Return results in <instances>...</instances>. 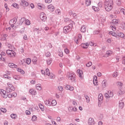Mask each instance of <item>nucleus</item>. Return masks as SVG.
<instances>
[{
  "label": "nucleus",
  "instance_id": "obj_1",
  "mask_svg": "<svg viewBox=\"0 0 125 125\" xmlns=\"http://www.w3.org/2000/svg\"><path fill=\"white\" fill-rule=\"evenodd\" d=\"M114 7V1L113 0H105L104 1V8L106 11L110 12Z\"/></svg>",
  "mask_w": 125,
  "mask_h": 125
},
{
  "label": "nucleus",
  "instance_id": "obj_2",
  "mask_svg": "<svg viewBox=\"0 0 125 125\" xmlns=\"http://www.w3.org/2000/svg\"><path fill=\"white\" fill-rule=\"evenodd\" d=\"M6 54L10 58H14L16 56V53L13 50H7L6 51Z\"/></svg>",
  "mask_w": 125,
  "mask_h": 125
},
{
  "label": "nucleus",
  "instance_id": "obj_3",
  "mask_svg": "<svg viewBox=\"0 0 125 125\" xmlns=\"http://www.w3.org/2000/svg\"><path fill=\"white\" fill-rule=\"evenodd\" d=\"M73 28V24L70 23L68 26H64L63 28V32L65 33V34H68L71 30H72V28Z\"/></svg>",
  "mask_w": 125,
  "mask_h": 125
},
{
  "label": "nucleus",
  "instance_id": "obj_4",
  "mask_svg": "<svg viewBox=\"0 0 125 125\" xmlns=\"http://www.w3.org/2000/svg\"><path fill=\"white\" fill-rule=\"evenodd\" d=\"M7 84L8 87H7L6 88V91H7V92L10 93L12 91V90H15V87H14L12 84L9 83H8Z\"/></svg>",
  "mask_w": 125,
  "mask_h": 125
},
{
  "label": "nucleus",
  "instance_id": "obj_5",
  "mask_svg": "<svg viewBox=\"0 0 125 125\" xmlns=\"http://www.w3.org/2000/svg\"><path fill=\"white\" fill-rule=\"evenodd\" d=\"M20 4L21 6H23V7H27L29 5V2L27 1V0H21Z\"/></svg>",
  "mask_w": 125,
  "mask_h": 125
},
{
  "label": "nucleus",
  "instance_id": "obj_6",
  "mask_svg": "<svg viewBox=\"0 0 125 125\" xmlns=\"http://www.w3.org/2000/svg\"><path fill=\"white\" fill-rule=\"evenodd\" d=\"M45 75L46 76H48L50 79H54V78H55V76L53 74L50 73V72H49V69H48V68L46 69Z\"/></svg>",
  "mask_w": 125,
  "mask_h": 125
},
{
  "label": "nucleus",
  "instance_id": "obj_7",
  "mask_svg": "<svg viewBox=\"0 0 125 125\" xmlns=\"http://www.w3.org/2000/svg\"><path fill=\"white\" fill-rule=\"evenodd\" d=\"M104 96L106 98H112V97L114 96V94L111 91V90H109L105 93Z\"/></svg>",
  "mask_w": 125,
  "mask_h": 125
},
{
  "label": "nucleus",
  "instance_id": "obj_8",
  "mask_svg": "<svg viewBox=\"0 0 125 125\" xmlns=\"http://www.w3.org/2000/svg\"><path fill=\"white\" fill-rule=\"evenodd\" d=\"M76 75L74 73H69L67 75V78L71 81H75Z\"/></svg>",
  "mask_w": 125,
  "mask_h": 125
},
{
  "label": "nucleus",
  "instance_id": "obj_9",
  "mask_svg": "<svg viewBox=\"0 0 125 125\" xmlns=\"http://www.w3.org/2000/svg\"><path fill=\"white\" fill-rule=\"evenodd\" d=\"M125 88H124V87H119L118 91V94H119V95H123V94H125Z\"/></svg>",
  "mask_w": 125,
  "mask_h": 125
},
{
  "label": "nucleus",
  "instance_id": "obj_10",
  "mask_svg": "<svg viewBox=\"0 0 125 125\" xmlns=\"http://www.w3.org/2000/svg\"><path fill=\"white\" fill-rule=\"evenodd\" d=\"M40 18L42 21L44 22L46 21V16L45 15L44 13H41L40 14Z\"/></svg>",
  "mask_w": 125,
  "mask_h": 125
},
{
  "label": "nucleus",
  "instance_id": "obj_11",
  "mask_svg": "<svg viewBox=\"0 0 125 125\" xmlns=\"http://www.w3.org/2000/svg\"><path fill=\"white\" fill-rule=\"evenodd\" d=\"M16 22H17V20L15 19H13L10 21L9 23L12 28H13V27H14V25L16 24Z\"/></svg>",
  "mask_w": 125,
  "mask_h": 125
},
{
  "label": "nucleus",
  "instance_id": "obj_12",
  "mask_svg": "<svg viewBox=\"0 0 125 125\" xmlns=\"http://www.w3.org/2000/svg\"><path fill=\"white\" fill-rule=\"evenodd\" d=\"M93 82L94 85H98V80H97V76L95 75L93 76Z\"/></svg>",
  "mask_w": 125,
  "mask_h": 125
},
{
  "label": "nucleus",
  "instance_id": "obj_13",
  "mask_svg": "<svg viewBox=\"0 0 125 125\" xmlns=\"http://www.w3.org/2000/svg\"><path fill=\"white\" fill-rule=\"evenodd\" d=\"M113 53H114V52H113V51L108 50L106 52V54L105 55V57H109V56H110V55H112V54H113Z\"/></svg>",
  "mask_w": 125,
  "mask_h": 125
},
{
  "label": "nucleus",
  "instance_id": "obj_14",
  "mask_svg": "<svg viewBox=\"0 0 125 125\" xmlns=\"http://www.w3.org/2000/svg\"><path fill=\"white\" fill-rule=\"evenodd\" d=\"M8 67H10V68H17V65L12 62L9 63L8 64Z\"/></svg>",
  "mask_w": 125,
  "mask_h": 125
},
{
  "label": "nucleus",
  "instance_id": "obj_15",
  "mask_svg": "<svg viewBox=\"0 0 125 125\" xmlns=\"http://www.w3.org/2000/svg\"><path fill=\"white\" fill-rule=\"evenodd\" d=\"M29 93H30L31 95H37V91L34 89H31L29 90Z\"/></svg>",
  "mask_w": 125,
  "mask_h": 125
},
{
  "label": "nucleus",
  "instance_id": "obj_16",
  "mask_svg": "<svg viewBox=\"0 0 125 125\" xmlns=\"http://www.w3.org/2000/svg\"><path fill=\"white\" fill-rule=\"evenodd\" d=\"M80 31L82 33H85L86 32V27H85V25H82L81 26Z\"/></svg>",
  "mask_w": 125,
  "mask_h": 125
},
{
  "label": "nucleus",
  "instance_id": "obj_17",
  "mask_svg": "<svg viewBox=\"0 0 125 125\" xmlns=\"http://www.w3.org/2000/svg\"><path fill=\"white\" fill-rule=\"evenodd\" d=\"M95 122H94V119L92 118H90L88 120V124L90 125H94Z\"/></svg>",
  "mask_w": 125,
  "mask_h": 125
},
{
  "label": "nucleus",
  "instance_id": "obj_18",
  "mask_svg": "<svg viewBox=\"0 0 125 125\" xmlns=\"http://www.w3.org/2000/svg\"><path fill=\"white\" fill-rule=\"evenodd\" d=\"M88 46H89V44L87 43L81 44V47L82 48L86 49L88 48Z\"/></svg>",
  "mask_w": 125,
  "mask_h": 125
},
{
  "label": "nucleus",
  "instance_id": "obj_19",
  "mask_svg": "<svg viewBox=\"0 0 125 125\" xmlns=\"http://www.w3.org/2000/svg\"><path fill=\"white\" fill-rule=\"evenodd\" d=\"M65 89H67V90H71V91H73L74 89V87L71 86L70 85H67L65 87Z\"/></svg>",
  "mask_w": 125,
  "mask_h": 125
},
{
  "label": "nucleus",
  "instance_id": "obj_20",
  "mask_svg": "<svg viewBox=\"0 0 125 125\" xmlns=\"http://www.w3.org/2000/svg\"><path fill=\"white\" fill-rule=\"evenodd\" d=\"M47 8L49 11H54V6L52 4H50L47 6Z\"/></svg>",
  "mask_w": 125,
  "mask_h": 125
},
{
  "label": "nucleus",
  "instance_id": "obj_21",
  "mask_svg": "<svg viewBox=\"0 0 125 125\" xmlns=\"http://www.w3.org/2000/svg\"><path fill=\"white\" fill-rule=\"evenodd\" d=\"M77 73H78V75H79V77L81 79H83V72L82 70L78 69L77 70Z\"/></svg>",
  "mask_w": 125,
  "mask_h": 125
},
{
  "label": "nucleus",
  "instance_id": "obj_22",
  "mask_svg": "<svg viewBox=\"0 0 125 125\" xmlns=\"http://www.w3.org/2000/svg\"><path fill=\"white\" fill-rule=\"evenodd\" d=\"M85 5L86 6H89L91 5V0H85Z\"/></svg>",
  "mask_w": 125,
  "mask_h": 125
},
{
  "label": "nucleus",
  "instance_id": "obj_23",
  "mask_svg": "<svg viewBox=\"0 0 125 125\" xmlns=\"http://www.w3.org/2000/svg\"><path fill=\"white\" fill-rule=\"evenodd\" d=\"M125 106V104L124 103V102L123 101H119V107L120 109H123L124 108V106Z\"/></svg>",
  "mask_w": 125,
  "mask_h": 125
},
{
  "label": "nucleus",
  "instance_id": "obj_24",
  "mask_svg": "<svg viewBox=\"0 0 125 125\" xmlns=\"http://www.w3.org/2000/svg\"><path fill=\"white\" fill-rule=\"evenodd\" d=\"M31 62H32V59H31V58H28L25 59V63H26L27 65H30Z\"/></svg>",
  "mask_w": 125,
  "mask_h": 125
},
{
  "label": "nucleus",
  "instance_id": "obj_25",
  "mask_svg": "<svg viewBox=\"0 0 125 125\" xmlns=\"http://www.w3.org/2000/svg\"><path fill=\"white\" fill-rule=\"evenodd\" d=\"M38 106L40 109H41V110L42 111V112H43V111H44V106L42 104H38Z\"/></svg>",
  "mask_w": 125,
  "mask_h": 125
},
{
  "label": "nucleus",
  "instance_id": "obj_26",
  "mask_svg": "<svg viewBox=\"0 0 125 125\" xmlns=\"http://www.w3.org/2000/svg\"><path fill=\"white\" fill-rule=\"evenodd\" d=\"M17 71L20 73L21 74V75H24V74H25V71H24L23 69L21 68H18L17 69Z\"/></svg>",
  "mask_w": 125,
  "mask_h": 125
},
{
  "label": "nucleus",
  "instance_id": "obj_27",
  "mask_svg": "<svg viewBox=\"0 0 125 125\" xmlns=\"http://www.w3.org/2000/svg\"><path fill=\"white\" fill-rule=\"evenodd\" d=\"M98 100L100 102H101V101H103V95L102 94H99Z\"/></svg>",
  "mask_w": 125,
  "mask_h": 125
},
{
  "label": "nucleus",
  "instance_id": "obj_28",
  "mask_svg": "<svg viewBox=\"0 0 125 125\" xmlns=\"http://www.w3.org/2000/svg\"><path fill=\"white\" fill-rule=\"evenodd\" d=\"M116 85L119 87H123V86H124V83L121 82H118L116 83Z\"/></svg>",
  "mask_w": 125,
  "mask_h": 125
},
{
  "label": "nucleus",
  "instance_id": "obj_29",
  "mask_svg": "<svg viewBox=\"0 0 125 125\" xmlns=\"http://www.w3.org/2000/svg\"><path fill=\"white\" fill-rule=\"evenodd\" d=\"M92 9L96 12H97L100 10V9H99V7H96L95 6H92Z\"/></svg>",
  "mask_w": 125,
  "mask_h": 125
},
{
  "label": "nucleus",
  "instance_id": "obj_30",
  "mask_svg": "<svg viewBox=\"0 0 125 125\" xmlns=\"http://www.w3.org/2000/svg\"><path fill=\"white\" fill-rule=\"evenodd\" d=\"M45 104L47 106H51V104L50 100H46L45 101Z\"/></svg>",
  "mask_w": 125,
  "mask_h": 125
},
{
  "label": "nucleus",
  "instance_id": "obj_31",
  "mask_svg": "<svg viewBox=\"0 0 125 125\" xmlns=\"http://www.w3.org/2000/svg\"><path fill=\"white\" fill-rule=\"evenodd\" d=\"M117 36H118V37H120V38H122V39L125 40V34H124V33H120Z\"/></svg>",
  "mask_w": 125,
  "mask_h": 125
},
{
  "label": "nucleus",
  "instance_id": "obj_32",
  "mask_svg": "<svg viewBox=\"0 0 125 125\" xmlns=\"http://www.w3.org/2000/svg\"><path fill=\"white\" fill-rule=\"evenodd\" d=\"M51 106H56V105L57 104V102H56V100H53L52 101L51 103Z\"/></svg>",
  "mask_w": 125,
  "mask_h": 125
},
{
  "label": "nucleus",
  "instance_id": "obj_33",
  "mask_svg": "<svg viewBox=\"0 0 125 125\" xmlns=\"http://www.w3.org/2000/svg\"><path fill=\"white\" fill-rule=\"evenodd\" d=\"M69 14H72V16L76 19V18H78V16H77V14L75 13H73L72 11H69Z\"/></svg>",
  "mask_w": 125,
  "mask_h": 125
},
{
  "label": "nucleus",
  "instance_id": "obj_34",
  "mask_svg": "<svg viewBox=\"0 0 125 125\" xmlns=\"http://www.w3.org/2000/svg\"><path fill=\"white\" fill-rule=\"evenodd\" d=\"M10 117L13 120H16L17 119V115L16 114H12L10 115Z\"/></svg>",
  "mask_w": 125,
  "mask_h": 125
},
{
  "label": "nucleus",
  "instance_id": "obj_35",
  "mask_svg": "<svg viewBox=\"0 0 125 125\" xmlns=\"http://www.w3.org/2000/svg\"><path fill=\"white\" fill-rule=\"evenodd\" d=\"M114 12V14H120V9H119L118 8H115Z\"/></svg>",
  "mask_w": 125,
  "mask_h": 125
},
{
  "label": "nucleus",
  "instance_id": "obj_36",
  "mask_svg": "<svg viewBox=\"0 0 125 125\" xmlns=\"http://www.w3.org/2000/svg\"><path fill=\"white\" fill-rule=\"evenodd\" d=\"M112 24H114V25H116V24H118L119 23V20L117 19H114L112 21Z\"/></svg>",
  "mask_w": 125,
  "mask_h": 125
},
{
  "label": "nucleus",
  "instance_id": "obj_37",
  "mask_svg": "<svg viewBox=\"0 0 125 125\" xmlns=\"http://www.w3.org/2000/svg\"><path fill=\"white\" fill-rule=\"evenodd\" d=\"M103 87H106L107 86V81L106 80H104L102 82Z\"/></svg>",
  "mask_w": 125,
  "mask_h": 125
},
{
  "label": "nucleus",
  "instance_id": "obj_38",
  "mask_svg": "<svg viewBox=\"0 0 125 125\" xmlns=\"http://www.w3.org/2000/svg\"><path fill=\"white\" fill-rule=\"evenodd\" d=\"M37 61H38V58L36 57H34L32 60V62L34 64V65H36L37 64Z\"/></svg>",
  "mask_w": 125,
  "mask_h": 125
},
{
  "label": "nucleus",
  "instance_id": "obj_39",
  "mask_svg": "<svg viewBox=\"0 0 125 125\" xmlns=\"http://www.w3.org/2000/svg\"><path fill=\"white\" fill-rule=\"evenodd\" d=\"M109 34L110 35H111V36H113V37H118V34H117V33L113 31H110Z\"/></svg>",
  "mask_w": 125,
  "mask_h": 125
},
{
  "label": "nucleus",
  "instance_id": "obj_40",
  "mask_svg": "<svg viewBox=\"0 0 125 125\" xmlns=\"http://www.w3.org/2000/svg\"><path fill=\"white\" fill-rule=\"evenodd\" d=\"M6 38H7V34H4L3 35V36L2 37V38H1L2 41H6Z\"/></svg>",
  "mask_w": 125,
  "mask_h": 125
},
{
  "label": "nucleus",
  "instance_id": "obj_41",
  "mask_svg": "<svg viewBox=\"0 0 125 125\" xmlns=\"http://www.w3.org/2000/svg\"><path fill=\"white\" fill-rule=\"evenodd\" d=\"M36 89L38 90H42V85L41 84H38L36 85Z\"/></svg>",
  "mask_w": 125,
  "mask_h": 125
},
{
  "label": "nucleus",
  "instance_id": "obj_42",
  "mask_svg": "<svg viewBox=\"0 0 125 125\" xmlns=\"http://www.w3.org/2000/svg\"><path fill=\"white\" fill-rule=\"evenodd\" d=\"M98 7H102L103 6V2L102 1H99L98 3Z\"/></svg>",
  "mask_w": 125,
  "mask_h": 125
},
{
  "label": "nucleus",
  "instance_id": "obj_43",
  "mask_svg": "<svg viewBox=\"0 0 125 125\" xmlns=\"http://www.w3.org/2000/svg\"><path fill=\"white\" fill-rule=\"evenodd\" d=\"M25 24L27 25H31V21H30L29 20H25Z\"/></svg>",
  "mask_w": 125,
  "mask_h": 125
},
{
  "label": "nucleus",
  "instance_id": "obj_44",
  "mask_svg": "<svg viewBox=\"0 0 125 125\" xmlns=\"http://www.w3.org/2000/svg\"><path fill=\"white\" fill-rule=\"evenodd\" d=\"M64 51L66 54H70V50H69V49L66 48L64 49Z\"/></svg>",
  "mask_w": 125,
  "mask_h": 125
},
{
  "label": "nucleus",
  "instance_id": "obj_45",
  "mask_svg": "<svg viewBox=\"0 0 125 125\" xmlns=\"http://www.w3.org/2000/svg\"><path fill=\"white\" fill-rule=\"evenodd\" d=\"M25 20H26V19L25 18H22L20 21L21 24H23V23L25 22Z\"/></svg>",
  "mask_w": 125,
  "mask_h": 125
},
{
  "label": "nucleus",
  "instance_id": "obj_46",
  "mask_svg": "<svg viewBox=\"0 0 125 125\" xmlns=\"http://www.w3.org/2000/svg\"><path fill=\"white\" fill-rule=\"evenodd\" d=\"M37 116H36L35 115H33L32 116L31 120L32 121V122H36L37 121Z\"/></svg>",
  "mask_w": 125,
  "mask_h": 125
},
{
  "label": "nucleus",
  "instance_id": "obj_47",
  "mask_svg": "<svg viewBox=\"0 0 125 125\" xmlns=\"http://www.w3.org/2000/svg\"><path fill=\"white\" fill-rule=\"evenodd\" d=\"M12 6H13V7H15V8H19V5L17 3H14L12 4Z\"/></svg>",
  "mask_w": 125,
  "mask_h": 125
},
{
  "label": "nucleus",
  "instance_id": "obj_48",
  "mask_svg": "<svg viewBox=\"0 0 125 125\" xmlns=\"http://www.w3.org/2000/svg\"><path fill=\"white\" fill-rule=\"evenodd\" d=\"M86 67H90L92 66V62H88L86 64Z\"/></svg>",
  "mask_w": 125,
  "mask_h": 125
},
{
  "label": "nucleus",
  "instance_id": "obj_49",
  "mask_svg": "<svg viewBox=\"0 0 125 125\" xmlns=\"http://www.w3.org/2000/svg\"><path fill=\"white\" fill-rule=\"evenodd\" d=\"M45 55L46 57H50L51 54L49 52H47L45 53Z\"/></svg>",
  "mask_w": 125,
  "mask_h": 125
},
{
  "label": "nucleus",
  "instance_id": "obj_50",
  "mask_svg": "<svg viewBox=\"0 0 125 125\" xmlns=\"http://www.w3.org/2000/svg\"><path fill=\"white\" fill-rule=\"evenodd\" d=\"M13 78H14V79L15 80H20V79H21V78H20V76H17V75H15V76H13Z\"/></svg>",
  "mask_w": 125,
  "mask_h": 125
},
{
  "label": "nucleus",
  "instance_id": "obj_51",
  "mask_svg": "<svg viewBox=\"0 0 125 125\" xmlns=\"http://www.w3.org/2000/svg\"><path fill=\"white\" fill-rule=\"evenodd\" d=\"M118 77V72H115L113 74V78H117Z\"/></svg>",
  "mask_w": 125,
  "mask_h": 125
},
{
  "label": "nucleus",
  "instance_id": "obj_52",
  "mask_svg": "<svg viewBox=\"0 0 125 125\" xmlns=\"http://www.w3.org/2000/svg\"><path fill=\"white\" fill-rule=\"evenodd\" d=\"M52 63V60H47V65H50Z\"/></svg>",
  "mask_w": 125,
  "mask_h": 125
},
{
  "label": "nucleus",
  "instance_id": "obj_53",
  "mask_svg": "<svg viewBox=\"0 0 125 125\" xmlns=\"http://www.w3.org/2000/svg\"><path fill=\"white\" fill-rule=\"evenodd\" d=\"M110 28L111 30L113 31V32H115V31L116 30V26H110Z\"/></svg>",
  "mask_w": 125,
  "mask_h": 125
},
{
  "label": "nucleus",
  "instance_id": "obj_54",
  "mask_svg": "<svg viewBox=\"0 0 125 125\" xmlns=\"http://www.w3.org/2000/svg\"><path fill=\"white\" fill-rule=\"evenodd\" d=\"M0 111H2V113H6L7 111L5 108H1Z\"/></svg>",
  "mask_w": 125,
  "mask_h": 125
},
{
  "label": "nucleus",
  "instance_id": "obj_55",
  "mask_svg": "<svg viewBox=\"0 0 125 125\" xmlns=\"http://www.w3.org/2000/svg\"><path fill=\"white\" fill-rule=\"evenodd\" d=\"M85 98L86 100L87 103H89V97H88V96H85Z\"/></svg>",
  "mask_w": 125,
  "mask_h": 125
},
{
  "label": "nucleus",
  "instance_id": "obj_56",
  "mask_svg": "<svg viewBox=\"0 0 125 125\" xmlns=\"http://www.w3.org/2000/svg\"><path fill=\"white\" fill-rule=\"evenodd\" d=\"M116 3L118 6H120V5L122 4V1H121L120 0H118L117 1Z\"/></svg>",
  "mask_w": 125,
  "mask_h": 125
},
{
  "label": "nucleus",
  "instance_id": "obj_57",
  "mask_svg": "<svg viewBox=\"0 0 125 125\" xmlns=\"http://www.w3.org/2000/svg\"><path fill=\"white\" fill-rule=\"evenodd\" d=\"M25 59H21V65H24V64H25Z\"/></svg>",
  "mask_w": 125,
  "mask_h": 125
},
{
  "label": "nucleus",
  "instance_id": "obj_58",
  "mask_svg": "<svg viewBox=\"0 0 125 125\" xmlns=\"http://www.w3.org/2000/svg\"><path fill=\"white\" fill-rule=\"evenodd\" d=\"M59 55L61 57H63V52L62 51L60 50V51L59 52Z\"/></svg>",
  "mask_w": 125,
  "mask_h": 125
},
{
  "label": "nucleus",
  "instance_id": "obj_59",
  "mask_svg": "<svg viewBox=\"0 0 125 125\" xmlns=\"http://www.w3.org/2000/svg\"><path fill=\"white\" fill-rule=\"evenodd\" d=\"M3 78H4L5 79H11V77L8 76V75L6 74H4L3 75Z\"/></svg>",
  "mask_w": 125,
  "mask_h": 125
},
{
  "label": "nucleus",
  "instance_id": "obj_60",
  "mask_svg": "<svg viewBox=\"0 0 125 125\" xmlns=\"http://www.w3.org/2000/svg\"><path fill=\"white\" fill-rule=\"evenodd\" d=\"M56 14H61V11L60 9H57L56 10Z\"/></svg>",
  "mask_w": 125,
  "mask_h": 125
},
{
  "label": "nucleus",
  "instance_id": "obj_61",
  "mask_svg": "<svg viewBox=\"0 0 125 125\" xmlns=\"http://www.w3.org/2000/svg\"><path fill=\"white\" fill-rule=\"evenodd\" d=\"M58 89L60 90V91H63V87L60 86L58 87Z\"/></svg>",
  "mask_w": 125,
  "mask_h": 125
},
{
  "label": "nucleus",
  "instance_id": "obj_62",
  "mask_svg": "<svg viewBox=\"0 0 125 125\" xmlns=\"http://www.w3.org/2000/svg\"><path fill=\"white\" fill-rule=\"evenodd\" d=\"M38 7L39 9H42V4H38Z\"/></svg>",
  "mask_w": 125,
  "mask_h": 125
},
{
  "label": "nucleus",
  "instance_id": "obj_63",
  "mask_svg": "<svg viewBox=\"0 0 125 125\" xmlns=\"http://www.w3.org/2000/svg\"><path fill=\"white\" fill-rule=\"evenodd\" d=\"M78 40H81V39L83 38V36L81 34H78Z\"/></svg>",
  "mask_w": 125,
  "mask_h": 125
},
{
  "label": "nucleus",
  "instance_id": "obj_64",
  "mask_svg": "<svg viewBox=\"0 0 125 125\" xmlns=\"http://www.w3.org/2000/svg\"><path fill=\"white\" fill-rule=\"evenodd\" d=\"M121 12H122L124 15H125V9L124 8H122L121 9Z\"/></svg>",
  "mask_w": 125,
  "mask_h": 125
}]
</instances>
